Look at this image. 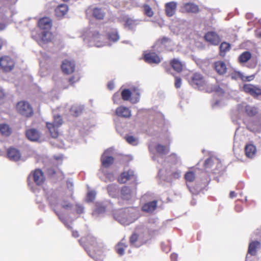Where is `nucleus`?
<instances>
[{
    "instance_id": "obj_1",
    "label": "nucleus",
    "mask_w": 261,
    "mask_h": 261,
    "mask_svg": "<svg viewBox=\"0 0 261 261\" xmlns=\"http://www.w3.org/2000/svg\"><path fill=\"white\" fill-rule=\"evenodd\" d=\"M67 191L65 194H59L58 192L50 191L47 195V200L51 206H57L59 202L62 207L68 210L71 207L72 205L68 202L64 200V197H71L73 194V184L70 180L67 181Z\"/></svg>"
},
{
    "instance_id": "obj_2",
    "label": "nucleus",
    "mask_w": 261,
    "mask_h": 261,
    "mask_svg": "<svg viewBox=\"0 0 261 261\" xmlns=\"http://www.w3.org/2000/svg\"><path fill=\"white\" fill-rule=\"evenodd\" d=\"M18 0H0L4 5L0 7V31L6 28L11 21L14 20L13 17L16 12L14 10L10 11L9 6L16 3Z\"/></svg>"
},
{
    "instance_id": "obj_3",
    "label": "nucleus",
    "mask_w": 261,
    "mask_h": 261,
    "mask_svg": "<svg viewBox=\"0 0 261 261\" xmlns=\"http://www.w3.org/2000/svg\"><path fill=\"white\" fill-rule=\"evenodd\" d=\"M83 37L85 43L89 46L99 47L107 45V42L104 41L105 37L96 31L89 29L83 34Z\"/></svg>"
},
{
    "instance_id": "obj_4",
    "label": "nucleus",
    "mask_w": 261,
    "mask_h": 261,
    "mask_svg": "<svg viewBox=\"0 0 261 261\" xmlns=\"http://www.w3.org/2000/svg\"><path fill=\"white\" fill-rule=\"evenodd\" d=\"M165 169H160L159 175L164 180L171 182L172 179H178L180 177L181 171L175 164L170 165L169 163L165 164Z\"/></svg>"
},
{
    "instance_id": "obj_5",
    "label": "nucleus",
    "mask_w": 261,
    "mask_h": 261,
    "mask_svg": "<svg viewBox=\"0 0 261 261\" xmlns=\"http://www.w3.org/2000/svg\"><path fill=\"white\" fill-rule=\"evenodd\" d=\"M136 214V213L133 210L131 209L130 210L125 208L124 210H120L115 213L114 217L120 224L127 225L133 223L137 219L138 216Z\"/></svg>"
},
{
    "instance_id": "obj_6",
    "label": "nucleus",
    "mask_w": 261,
    "mask_h": 261,
    "mask_svg": "<svg viewBox=\"0 0 261 261\" xmlns=\"http://www.w3.org/2000/svg\"><path fill=\"white\" fill-rule=\"evenodd\" d=\"M62 124V119L60 115H54L53 123L46 122V126L48 129L51 136L56 138L59 135L58 128Z\"/></svg>"
},
{
    "instance_id": "obj_7",
    "label": "nucleus",
    "mask_w": 261,
    "mask_h": 261,
    "mask_svg": "<svg viewBox=\"0 0 261 261\" xmlns=\"http://www.w3.org/2000/svg\"><path fill=\"white\" fill-rule=\"evenodd\" d=\"M188 25V23L184 20L179 19L173 22L171 27V30L174 34H179L182 33Z\"/></svg>"
},
{
    "instance_id": "obj_8",
    "label": "nucleus",
    "mask_w": 261,
    "mask_h": 261,
    "mask_svg": "<svg viewBox=\"0 0 261 261\" xmlns=\"http://www.w3.org/2000/svg\"><path fill=\"white\" fill-rule=\"evenodd\" d=\"M134 92L136 94V96L131 97L132 92L128 89H124L121 92V96L124 100H130L133 103H135L139 101L140 93L138 89L135 88Z\"/></svg>"
},
{
    "instance_id": "obj_9",
    "label": "nucleus",
    "mask_w": 261,
    "mask_h": 261,
    "mask_svg": "<svg viewBox=\"0 0 261 261\" xmlns=\"http://www.w3.org/2000/svg\"><path fill=\"white\" fill-rule=\"evenodd\" d=\"M51 33L50 30L40 31L38 33L37 36H34L33 35V37L34 39L41 45L43 44L46 43L50 41L51 39Z\"/></svg>"
},
{
    "instance_id": "obj_10",
    "label": "nucleus",
    "mask_w": 261,
    "mask_h": 261,
    "mask_svg": "<svg viewBox=\"0 0 261 261\" xmlns=\"http://www.w3.org/2000/svg\"><path fill=\"white\" fill-rule=\"evenodd\" d=\"M17 109L20 114L25 117L31 116L33 113L32 108L25 101L19 102L17 105Z\"/></svg>"
},
{
    "instance_id": "obj_11",
    "label": "nucleus",
    "mask_w": 261,
    "mask_h": 261,
    "mask_svg": "<svg viewBox=\"0 0 261 261\" xmlns=\"http://www.w3.org/2000/svg\"><path fill=\"white\" fill-rule=\"evenodd\" d=\"M14 61L9 56H4L0 58V66L3 71H11L14 67Z\"/></svg>"
},
{
    "instance_id": "obj_12",
    "label": "nucleus",
    "mask_w": 261,
    "mask_h": 261,
    "mask_svg": "<svg viewBox=\"0 0 261 261\" xmlns=\"http://www.w3.org/2000/svg\"><path fill=\"white\" fill-rule=\"evenodd\" d=\"M113 150V148L107 149L101 155V161L102 166L108 167L113 163L114 159L111 155Z\"/></svg>"
},
{
    "instance_id": "obj_13",
    "label": "nucleus",
    "mask_w": 261,
    "mask_h": 261,
    "mask_svg": "<svg viewBox=\"0 0 261 261\" xmlns=\"http://www.w3.org/2000/svg\"><path fill=\"white\" fill-rule=\"evenodd\" d=\"M136 186L132 188L128 186H124L121 190V195L123 199L129 200L136 194Z\"/></svg>"
},
{
    "instance_id": "obj_14",
    "label": "nucleus",
    "mask_w": 261,
    "mask_h": 261,
    "mask_svg": "<svg viewBox=\"0 0 261 261\" xmlns=\"http://www.w3.org/2000/svg\"><path fill=\"white\" fill-rule=\"evenodd\" d=\"M128 180H132L133 181H136V176L134 174V172L132 170L123 172L118 179V182L120 184L125 183Z\"/></svg>"
},
{
    "instance_id": "obj_15",
    "label": "nucleus",
    "mask_w": 261,
    "mask_h": 261,
    "mask_svg": "<svg viewBox=\"0 0 261 261\" xmlns=\"http://www.w3.org/2000/svg\"><path fill=\"white\" fill-rule=\"evenodd\" d=\"M238 111L241 112H246L248 116H252L257 113V108L250 106H248L246 103H242L238 106Z\"/></svg>"
},
{
    "instance_id": "obj_16",
    "label": "nucleus",
    "mask_w": 261,
    "mask_h": 261,
    "mask_svg": "<svg viewBox=\"0 0 261 261\" xmlns=\"http://www.w3.org/2000/svg\"><path fill=\"white\" fill-rule=\"evenodd\" d=\"M190 84L195 88H200L204 84V80L202 76L199 73H195L190 82Z\"/></svg>"
},
{
    "instance_id": "obj_17",
    "label": "nucleus",
    "mask_w": 261,
    "mask_h": 261,
    "mask_svg": "<svg viewBox=\"0 0 261 261\" xmlns=\"http://www.w3.org/2000/svg\"><path fill=\"white\" fill-rule=\"evenodd\" d=\"M92 13L93 16L97 19H103L105 16V12L104 10L99 8L90 7L86 10L87 13Z\"/></svg>"
},
{
    "instance_id": "obj_18",
    "label": "nucleus",
    "mask_w": 261,
    "mask_h": 261,
    "mask_svg": "<svg viewBox=\"0 0 261 261\" xmlns=\"http://www.w3.org/2000/svg\"><path fill=\"white\" fill-rule=\"evenodd\" d=\"M155 149L158 153V155L153 156L152 159L154 160H157L158 162H160V161L158 160V158H160L162 159H163L162 155L163 154H167V153H168L169 151V148L168 146H165L160 144H158L155 146Z\"/></svg>"
},
{
    "instance_id": "obj_19",
    "label": "nucleus",
    "mask_w": 261,
    "mask_h": 261,
    "mask_svg": "<svg viewBox=\"0 0 261 261\" xmlns=\"http://www.w3.org/2000/svg\"><path fill=\"white\" fill-rule=\"evenodd\" d=\"M205 40L214 45H217L220 42L219 36L214 32H207L204 36Z\"/></svg>"
},
{
    "instance_id": "obj_20",
    "label": "nucleus",
    "mask_w": 261,
    "mask_h": 261,
    "mask_svg": "<svg viewBox=\"0 0 261 261\" xmlns=\"http://www.w3.org/2000/svg\"><path fill=\"white\" fill-rule=\"evenodd\" d=\"M144 59L146 62L150 64H158L161 62V58L154 53L145 54Z\"/></svg>"
},
{
    "instance_id": "obj_21",
    "label": "nucleus",
    "mask_w": 261,
    "mask_h": 261,
    "mask_svg": "<svg viewBox=\"0 0 261 261\" xmlns=\"http://www.w3.org/2000/svg\"><path fill=\"white\" fill-rule=\"evenodd\" d=\"M243 90L254 97L261 95V89L250 84L245 85L243 86Z\"/></svg>"
},
{
    "instance_id": "obj_22",
    "label": "nucleus",
    "mask_w": 261,
    "mask_h": 261,
    "mask_svg": "<svg viewBox=\"0 0 261 261\" xmlns=\"http://www.w3.org/2000/svg\"><path fill=\"white\" fill-rule=\"evenodd\" d=\"M61 68L65 73L70 74L73 72L74 70L75 63L73 61L65 60L63 62Z\"/></svg>"
},
{
    "instance_id": "obj_23",
    "label": "nucleus",
    "mask_w": 261,
    "mask_h": 261,
    "mask_svg": "<svg viewBox=\"0 0 261 261\" xmlns=\"http://www.w3.org/2000/svg\"><path fill=\"white\" fill-rule=\"evenodd\" d=\"M38 24L40 31L50 30L51 27V21L48 17L41 18Z\"/></svg>"
},
{
    "instance_id": "obj_24",
    "label": "nucleus",
    "mask_w": 261,
    "mask_h": 261,
    "mask_svg": "<svg viewBox=\"0 0 261 261\" xmlns=\"http://www.w3.org/2000/svg\"><path fill=\"white\" fill-rule=\"evenodd\" d=\"M211 163L216 164V168L214 169V172L217 173L219 169L222 168V164L220 160L216 158H210L207 159L204 162L205 168L211 167V166L209 165Z\"/></svg>"
},
{
    "instance_id": "obj_25",
    "label": "nucleus",
    "mask_w": 261,
    "mask_h": 261,
    "mask_svg": "<svg viewBox=\"0 0 261 261\" xmlns=\"http://www.w3.org/2000/svg\"><path fill=\"white\" fill-rule=\"evenodd\" d=\"M116 114L119 117L127 118L131 116V111L127 107L120 106L116 109Z\"/></svg>"
},
{
    "instance_id": "obj_26",
    "label": "nucleus",
    "mask_w": 261,
    "mask_h": 261,
    "mask_svg": "<svg viewBox=\"0 0 261 261\" xmlns=\"http://www.w3.org/2000/svg\"><path fill=\"white\" fill-rule=\"evenodd\" d=\"M33 177L34 182L37 185H42L45 180V178L42 171L40 169H36L34 171Z\"/></svg>"
},
{
    "instance_id": "obj_27",
    "label": "nucleus",
    "mask_w": 261,
    "mask_h": 261,
    "mask_svg": "<svg viewBox=\"0 0 261 261\" xmlns=\"http://www.w3.org/2000/svg\"><path fill=\"white\" fill-rule=\"evenodd\" d=\"M26 136L32 141H37L40 138V133L36 129L32 128L27 130Z\"/></svg>"
},
{
    "instance_id": "obj_28",
    "label": "nucleus",
    "mask_w": 261,
    "mask_h": 261,
    "mask_svg": "<svg viewBox=\"0 0 261 261\" xmlns=\"http://www.w3.org/2000/svg\"><path fill=\"white\" fill-rule=\"evenodd\" d=\"M7 154L10 160L17 161L20 158L21 155L19 151L14 148H10L8 150Z\"/></svg>"
},
{
    "instance_id": "obj_29",
    "label": "nucleus",
    "mask_w": 261,
    "mask_h": 261,
    "mask_svg": "<svg viewBox=\"0 0 261 261\" xmlns=\"http://www.w3.org/2000/svg\"><path fill=\"white\" fill-rule=\"evenodd\" d=\"M177 4L175 2L167 3L165 5L166 14L168 16H173L176 11Z\"/></svg>"
},
{
    "instance_id": "obj_30",
    "label": "nucleus",
    "mask_w": 261,
    "mask_h": 261,
    "mask_svg": "<svg viewBox=\"0 0 261 261\" xmlns=\"http://www.w3.org/2000/svg\"><path fill=\"white\" fill-rule=\"evenodd\" d=\"M68 11V7L65 4L60 5L55 9L56 15L58 17L64 16Z\"/></svg>"
},
{
    "instance_id": "obj_31",
    "label": "nucleus",
    "mask_w": 261,
    "mask_h": 261,
    "mask_svg": "<svg viewBox=\"0 0 261 261\" xmlns=\"http://www.w3.org/2000/svg\"><path fill=\"white\" fill-rule=\"evenodd\" d=\"M215 68L218 73L220 75L225 73L227 70L225 63L221 61H217L215 63Z\"/></svg>"
},
{
    "instance_id": "obj_32",
    "label": "nucleus",
    "mask_w": 261,
    "mask_h": 261,
    "mask_svg": "<svg viewBox=\"0 0 261 261\" xmlns=\"http://www.w3.org/2000/svg\"><path fill=\"white\" fill-rule=\"evenodd\" d=\"M157 206V201L153 200L151 202H147L144 204L142 209L143 211L147 213H152L153 212Z\"/></svg>"
},
{
    "instance_id": "obj_33",
    "label": "nucleus",
    "mask_w": 261,
    "mask_h": 261,
    "mask_svg": "<svg viewBox=\"0 0 261 261\" xmlns=\"http://www.w3.org/2000/svg\"><path fill=\"white\" fill-rule=\"evenodd\" d=\"M107 191L110 196L112 197H116L118 195L119 188L117 184H110L107 187Z\"/></svg>"
},
{
    "instance_id": "obj_34",
    "label": "nucleus",
    "mask_w": 261,
    "mask_h": 261,
    "mask_svg": "<svg viewBox=\"0 0 261 261\" xmlns=\"http://www.w3.org/2000/svg\"><path fill=\"white\" fill-rule=\"evenodd\" d=\"M256 151V147L253 144L246 145L245 148L246 155L249 158H252Z\"/></svg>"
},
{
    "instance_id": "obj_35",
    "label": "nucleus",
    "mask_w": 261,
    "mask_h": 261,
    "mask_svg": "<svg viewBox=\"0 0 261 261\" xmlns=\"http://www.w3.org/2000/svg\"><path fill=\"white\" fill-rule=\"evenodd\" d=\"M170 64L174 70L177 72H180L184 66V64L177 59L172 60Z\"/></svg>"
},
{
    "instance_id": "obj_36",
    "label": "nucleus",
    "mask_w": 261,
    "mask_h": 261,
    "mask_svg": "<svg viewBox=\"0 0 261 261\" xmlns=\"http://www.w3.org/2000/svg\"><path fill=\"white\" fill-rule=\"evenodd\" d=\"M185 10L188 12L197 13L199 11L197 5L193 3H186L184 5Z\"/></svg>"
},
{
    "instance_id": "obj_37",
    "label": "nucleus",
    "mask_w": 261,
    "mask_h": 261,
    "mask_svg": "<svg viewBox=\"0 0 261 261\" xmlns=\"http://www.w3.org/2000/svg\"><path fill=\"white\" fill-rule=\"evenodd\" d=\"M260 244L258 241H253L250 243L248 248V253L251 255H255L256 249L259 248Z\"/></svg>"
},
{
    "instance_id": "obj_38",
    "label": "nucleus",
    "mask_w": 261,
    "mask_h": 261,
    "mask_svg": "<svg viewBox=\"0 0 261 261\" xmlns=\"http://www.w3.org/2000/svg\"><path fill=\"white\" fill-rule=\"evenodd\" d=\"M0 132L1 134L5 136H8L11 133V128L7 124H0Z\"/></svg>"
},
{
    "instance_id": "obj_39",
    "label": "nucleus",
    "mask_w": 261,
    "mask_h": 261,
    "mask_svg": "<svg viewBox=\"0 0 261 261\" xmlns=\"http://www.w3.org/2000/svg\"><path fill=\"white\" fill-rule=\"evenodd\" d=\"M127 247V246L125 244L124 242V240H122L120 242H119L116 247V249L117 253L122 255L124 254V249Z\"/></svg>"
},
{
    "instance_id": "obj_40",
    "label": "nucleus",
    "mask_w": 261,
    "mask_h": 261,
    "mask_svg": "<svg viewBox=\"0 0 261 261\" xmlns=\"http://www.w3.org/2000/svg\"><path fill=\"white\" fill-rule=\"evenodd\" d=\"M230 44L225 42L222 43L219 47L220 54L221 56H224L226 51L229 50Z\"/></svg>"
},
{
    "instance_id": "obj_41",
    "label": "nucleus",
    "mask_w": 261,
    "mask_h": 261,
    "mask_svg": "<svg viewBox=\"0 0 261 261\" xmlns=\"http://www.w3.org/2000/svg\"><path fill=\"white\" fill-rule=\"evenodd\" d=\"M138 24L136 20L132 18H127L125 23V27L128 29H134Z\"/></svg>"
},
{
    "instance_id": "obj_42",
    "label": "nucleus",
    "mask_w": 261,
    "mask_h": 261,
    "mask_svg": "<svg viewBox=\"0 0 261 261\" xmlns=\"http://www.w3.org/2000/svg\"><path fill=\"white\" fill-rule=\"evenodd\" d=\"M251 54L249 51H245L239 57V61L241 63L247 62L251 58Z\"/></svg>"
},
{
    "instance_id": "obj_43",
    "label": "nucleus",
    "mask_w": 261,
    "mask_h": 261,
    "mask_svg": "<svg viewBox=\"0 0 261 261\" xmlns=\"http://www.w3.org/2000/svg\"><path fill=\"white\" fill-rule=\"evenodd\" d=\"M106 210L105 207L101 204H97L96 208L94 210L93 212V215L97 216L99 215L102 214Z\"/></svg>"
},
{
    "instance_id": "obj_44",
    "label": "nucleus",
    "mask_w": 261,
    "mask_h": 261,
    "mask_svg": "<svg viewBox=\"0 0 261 261\" xmlns=\"http://www.w3.org/2000/svg\"><path fill=\"white\" fill-rule=\"evenodd\" d=\"M130 244L132 246L138 247L141 245L138 240V236L137 234H133L130 238Z\"/></svg>"
},
{
    "instance_id": "obj_45",
    "label": "nucleus",
    "mask_w": 261,
    "mask_h": 261,
    "mask_svg": "<svg viewBox=\"0 0 261 261\" xmlns=\"http://www.w3.org/2000/svg\"><path fill=\"white\" fill-rule=\"evenodd\" d=\"M82 110L83 107L77 106H73L70 108V111L72 115L75 116H77L82 112Z\"/></svg>"
},
{
    "instance_id": "obj_46",
    "label": "nucleus",
    "mask_w": 261,
    "mask_h": 261,
    "mask_svg": "<svg viewBox=\"0 0 261 261\" xmlns=\"http://www.w3.org/2000/svg\"><path fill=\"white\" fill-rule=\"evenodd\" d=\"M108 39L113 42L117 41L119 39V36L116 30L113 31L108 34Z\"/></svg>"
},
{
    "instance_id": "obj_47",
    "label": "nucleus",
    "mask_w": 261,
    "mask_h": 261,
    "mask_svg": "<svg viewBox=\"0 0 261 261\" xmlns=\"http://www.w3.org/2000/svg\"><path fill=\"white\" fill-rule=\"evenodd\" d=\"M125 139L127 143L132 145H137L139 143L138 139L132 136H128L126 137Z\"/></svg>"
},
{
    "instance_id": "obj_48",
    "label": "nucleus",
    "mask_w": 261,
    "mask_h": 261,
    "mask_svg": "<svg viewBox=\"0 0 261 261\" xmlns=\"http://www.w3.org/2000/svg\"><path fill=\"white\" fill-rule=\"evenodd\" d=\"M186 180L188 182L193 181L195 178V175L192 171H188L185 175Z\"/></svg>"
},
{
    "instance_id": "obj_49",
    "label": "nucleus",
    "mask_w": 261,
    "mask_h": 261,
    "mask_svg": "<svg viewBox=\"0 0 261 261\" xmlns=\"http://www.w3.org/2000/svg\"><path fill=\"white\" fill-rule=\"evenodd\" d=\"M144 12L146 15L150 17L153 15V12L151 7L148 5H144L143 6Z\"/></svg>"
},
{
    "instance_id": "obj_50",
    "label": "nucleus",
    "mask_w": 261,
    "mask_h": 261,
    "mask_svg": "<svg viewBox=\"0 0 261 261\" xmlns=\"http://www.w3.org/2000/svg\"><path fill=\"white\" fill-rule=\"evenodd\" d=\"M96 193L95 191H91L88 193L86 200L88 202H91L93 201L95 197Z\"/></svg>"
},
{
    "instance_id": "obj_51",
    "label": "nucleus",
    "mask_w": 261,
    "mask_h": 261,
    "mask_svg": "<svg viewBox=\"0 0 261 261\" xmlns=\"http://www.w3.org/2000/svg\"><path fill=\"white\" fill-rule=\"evenodd\" d=\"M106 177L107 178L106 182L107 181H112L115 179V177L113 173H108L106 175Z\"/></svg>"
},
{
    "instance_id": "obj_52",
    "label": "nucleus",
    "mask_w": 261,
    "mask_h": 261,
    "mask_svg": "<svg viewBox=\"0 0 261 261\" xmlns=\"http://www.w3.org/2000/svg\"><path fill=\"white\" fill-rule=\"evenodd\" d=\"M223 105L221 100H216L214 103H212V106L213 108H217L219 107H222Z\"/></svg>"
},
{
    "instance_id": "obj_53",
    "label": "nucleus",
    "mask_w": 261,
    "mask_h": 261,
    "mask_svg": "<svg viewBox=\"0 0 261 261\" xmlns=\"http://www.w3.org/2000/svg\"><path fill=\"white\" fill-rule=\"evenodd\" d=\"M181 85V80L180 77H175V86L176 88H179Z\"/></svg>"
},
{
    "instance_id": "obj_54",
    "label": "nucleus",
    "mask_w": 261,
    "mask_h": 261,
    "mask_svg": "<svg viewBox=\"0 0 261 261\" xmlns=\"http://www.w3.org/2000/svg\"><path fill=\"white\" fill-rule=\"evenodd\" d=\"M76 211L77 213L81 214L84 211V207L82 205L77 204L76 205Z\"/></svg>"
},
{
    "instance_id": "obj_55",
    "label": "nucleus",
    "mask_w": 261,
    "mask_h": 261,
    "mask_svg": "<svg viewBox=\"0 0 261 261\" xmlns=\"http://www.w3.org/2000/svg\"><path fill=\"white\" fill-rule=\"evenodd\" d=\"M229 76L232 79L236 80L241 76V74L240 72H235L230 74Z\"/></svg>"
},
{
    "instance_id": "obj_56",
    "label": "nucleus",
    "mask_w": 261,
    "mask_h": 261,
    "mask_svg": "<svg viewBox=\"0 0 261 261\" xmlns=\"http://www.w3.org/2000/svg\"><path fill=\"white\" fill-rule=\"evenodd\" d=\"M89 239L90 240L89 241L90 243L91 244V245L93 246L94 248H95L97 243L96 242V238L93 237H89Z\"/></svg>"
},
{
    "instance_id": "obj_57",
    "label": "nucleus",
    "mask_w": 261,
    "mask_h": 261,
    "mask_svg": "<svg viewBox=\"0 0 261 261\" xmlns=\"http://www.w3.org/2000/svg\"><path fill=\"white\" fill-rule=\"evenodd\" d=\"M79 79H80V77H79L78 75L73 76V77H71L69 79V82L72 84L74 83L75 82L78 81L79 80Z\"/></svg>"
},
{
    "instance_id": "obj_58",
    "label": "nucleus",
    "mask_w": 261,
    "mask_h": 261,
    "mask_svg": "<svg viewBox=\"0 0 261 261\" xmlns=\"http://www.w3.org/2000/svg\"><path fill=\"white\" fill-rule=\"evenodd\" d=\"M120 94L118 92L115 93L113 97L114 103H117V100L119 99Z\"/></svg>"
},
{
    "instance_id": "obj_59",
    "label": "nucleus",
    "mask_w": 261,
    "mask_h": 261,
    "mask_svg": "<svg viewBox=\"0 0 261 261\" xmlns=\"http://www.w3.org/2000/svg\"><path fill=\"white\" fill-rule=\"evenodd\" d=\"M115 85L113 82H110L108 84V88L109 89L112 90L114 88Z\"/></svg>"
},
{
    "instance_id": "obj_60",
    "label": "nucleus",
    "mask_w": 261,
    "mask_h": 261,
    "mask_svg": "<svg viewBox=\"0 0 261 261\" xmlns=\"http://www.w3.org/2000/svg\"><path fill=\"white\" fill-rule=\"evenodd\" d=\"M237 196V194L234 191H231L229 194V197L233 198Z\"/></svg>"
},
{
    "instance_id": "obj_61",
    "label": "nucleus",
    "mask_w": 261,
    "mask_h": 261,
    "mask_svg": "<svg viewBox=\"0 0 261 261\" xmlns=\"http://www.w3.org/2000/svg\"><path fill=\"white\" fill-rule=\"evenodd\" d=\"M5 96V92L3 89H0V99H2Z\"/></svg>"
},
{
    "instance_id": "obj_62",
    "label": "nucleus",
    "mask_w": 261,
    "mask_h": 261,
    "mask_svg": "<svg viewBox=\"0 0 261 261\" xmlns=\"http://www.w3.org/2000/svg\"><path fill=\"white\" fill-rule=\"evenodd\" d=\"M170 158L175 159V161H178V158L176 154H172L170 156Z\"/></svg>"
},
{
    "instance_id": "obj_63",
    "label": "nucleus",
    "mask_w": 261,
    "mask_h": 261,
    "mask_svg": "<svg viewBox=\"0 0 261 261\" xmlns=\"http://www.w3.org/2000/svg\"><path fill=\"white\" fill-rule=\"evenodd\" d=\"M171 257L172 259H176L177 257V254L175 253L172 254Z\"/></svg>"
},
{
    "instance_id": "obj_64",
    "label": "nucleus",
    "mask_w": 261,
    "mask_h": 261,
    "mask_svg": "<svg viewBox=\"0 0 261 261\" xmlns=\"http://www.w3.org/2000/svg\"><path fill=\"white\" fill-rule=\"evenodd\" d=\"M156 225V224H154L153 226H152V227H150V231L151 232H153V231H154L156 230L155 228Z\"/></svg>"
}]
</instances>
